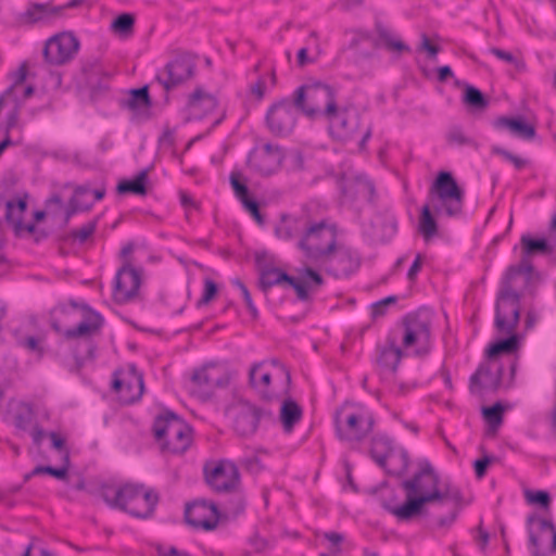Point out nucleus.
I'll return each mask as SVG.
<instances>
[{"label": "nucleus", "mask_w": 556, "mask_h": 556, "mask_svg": "<svg viewBox=\"0 0 556 556\" xmlns=\"http://www.w3.org/2000/svg\"><path fill=\"white\" fill-rule=\"evenodd\" d=\"M464 199L465 192L453 174L447 170L439 172L429 188V203H426L420 211L419 231L425 239H430L438 232V225L431 210L438 215L455 217L463 212Z\"/></svg>", "instance_id": "1"}, {"label": "nucleus", "mask_w": 556, "mask_h": 556, "mask_svg": "<svg viewBox=\"0 0 556 556\" xmlns=\"http://www.w3.org/2000/svg\"><path fill=\"white\" fill-rule=\"evenodd\" d=\"M440 477L428 460L419 463V469L409 479L401 481L405 500L396 509L400 516L418 518L427 513L426 506L439 501Z\"/></svg>", "instance_id": "2"}, {"label": "nucleus", "mask_w": 556, "mask_h": 556, "mask_svg": "<svg viewBox=\"0 0 556 556\" xmlns=\"http://www.w3.org/2000/svg\"><path fill=\"white\" fill-rule=\"evenodd\" d=\"M70 305L74 308H79L83 312V320L75 327L63 330L56 320L51 323V328L66 340L81 339L78 343L86 348V353L81 354L77 351L74 352L75 363L78 368L83 367L87 361L96 358L97 345L92 338L100 333L104 325V319L100 313L96 312L86 303H78L75 300L70 301Z\"/></svg>", "instance_id": "3"}, {"label": "nucleus", "mask_w": 556, "mask_h": 556, "mask_svg": "<svg viewBox=\"0 0 556 556\" xmlns=\"http://www.w3.org/2000/svg\"><path fill=\"white\" fill-rule=\"evenodd\" d=\"M152 431L163 454L184 455L192 444L191 427L170 410L155 417Z\"/></svg>", "instance_id": "4"}, {"label": "nucleus", "mask_w": 556, "mask_h": 556, "mask_svg": "<svg viewBox=\"0 0 556 556\" xmlns=\"http://www.w3.org/2000/svg\"><path fill=\"white\" fill-rule=\"evenodd\" d=\"M338 229L336 224L326 219L314 220L308 216L305 228L296 247L307 262L319 264L336 248Z\"/></svg>", "instance_id": "5"}, {"label": "nucleus", "mask_w": 556, "mask_h": 556, "mask_svg": "<svg viewBox=\"0 0 556 556\" xmlns=\"http://www.w3.org/2000/svg\"><path fill=\"white\" fill-rule=\"evenodd\" d=\"M513 270L505 271L496 296L494 326L502 333L516 332L520 319L522 293L517 286L519 278Z\"/></svg>", "instance_id": "6"}, {"label": "nucleus", "mask_w": 556, "mask_h": 556, "mask_svg": "<svg viewBox=\"0 0 556 556\" xmlns=\"http://www.w3.org/2000/svg\"><path fill=\"white\" fill-rule=\"evenodd\" d=\"M295 108L314 119L318 115L330 116L336 111V90L320 81L300 86L293 93Z\"/></svg>", "instance_id": "7"}, {"label": "nucleus", "mask_w": 556, "mask_h": 556, "mask_svg": "<svg viewBox=\"0 0 556 556\" xmlns=\"http://www.w3.org/2000/svg\"><path fill=\"white\" fill-rule=\"evenodd\" d=\"M372 413L364 407H342L336 412L334 426L338 438L349 443H359L375 426Z\"/></svg>", "instance_id": "8"}, {"label": "nucleus", "mask_w": 556, "mask_h": 556, "mask_svg": "<svg viewBox=\"0 0 556 556\" xmlns=\"http://www.w3.org/2000/svg\"><path fill=\"white\" fill-rule=\"evenodd\" d=\"M402 325V346L414 348V355L427 356L432 349L431 318L426 312H415L405 315Z\"/></svg>", "instance_id": "9"}, {"label": "nucleus", "mask_w": 556, "mask_h": 556, "mask_svg": "<svg viewBox=\"0 0 556 556\" xmlns=\"http://www.w3.org/2000/svg\"><path fill=\"white\" fill-rule=\"evenodd\" d=\"M204 475L205 481L215 492L235 493L237 505L232 514L238 515L244 510L245 502L242 495L237 493L240 486V473L232 462L220 460L213 467L205 465Z\"/></svg>", "instance_id": "10"}, {"label": "nucleus", "mask_w": 556, "mask_h": 556, "mask_svg": "<svg viewBox=\"0 0 556 556\" xmlns=\"http://www.w3.org/2000/svg\"><path fill=\"white\" fill-rule=\"evenodd\" d=\"M119 494L117 509L143 519L152 516L160 500L154 490H146L142 484L119 485Z\"/></svg>", "instance_id": "11"}, {"label": "nucleus", "mask_w": 556, "mask_h": 556, "mask_svg": "<svg viewBox=\"0 0 556 556\" xmlns=\"http://www.w3.org/2000/svg\"><path fill=\"white\" fill-rule=\"evenodd\" d=\"M370 456L389 475L401 477L406 473L409 466L407 451L400 448L396 452L392 440L387 435L377 434L371 439Z\"/></svg>", "instance_id": "12"}, {"label": "nucleus", "mask_w": 556, "mask_h": 556, "mask_svg": "<svg viewBox=\"0 0 556 556\" xmlns=\"http://www.w3.org/2000/svg\"><path fill=\"white\" fill-rule=\"evenodd\" d=\"M111 73L97 55L81 60L79 86L85 89L91 101L104 97L110 89Z\"/></svg>", "instance_id": "13"}, {"label": "nucleus", "mask_w": 556, "mask_h": 556, "mask_svg": "<svg viewBox=\"0 0 556 556\" xmlns=\"http://www.w3.org/2000/svg\"><path fill=\"white\" fill-rule=\"evenodd\" d=\"M197 58L189 52H179L155 75V80L165 91H170L193 78Z\"/></svg>", "instance_id": "14"}, {"label": "nucleus", "mask_w": 556, "mask_h": 556, "mask_svg": "<svg viewBox=\"0 0 556 556\" xmlns=\"http://www.w3.org/2000/svg\"><path fill=\"white\" fill-rule=\"evenodd\" d=\"M527 530L532 556L556 554V528L552 520L531 514L527 517Z\"/></svg>", "instance_id": "15"}, {"label": "nucleus", "mask_w": 556, "mask_h": 556, "mask_svg": "<svg viewBox=\"0 0 556 556\" xmlns=\"http://www.w3.org/2000/svg\"><path fill=\"white\" fill-rule=\"evenodd\" d=\"M228 383V374L223 368L208 364L193 371L191 392L199 399L206 401L211 399L216 389L225 388Z\"/></svg>", "instance_id": "16"}, {"label": "nucleus", "mask_w": 556, "mask_h": 556, "mask_svg": "<svg viewBox=\"0 0 556 556\" xmlns=\"http://www.w3.org/2000/svg\"><path fill=\"white\" fill-rule=\"evenodd\" d=\"M79 40L70 31H63L49 38L43 47L45 61L53 66L71 62L79 50Z\"/></svg>", "instance_id": "17"}, {"label": "nucleus", "mask_w": 556, "mask_h": 556, "mask_svg": "<svg viewBox=\"0 0 556 556\" xmlns=\"http://www.w3.org/2000/svg\"><path fill=\"white\" fill-rule=\"evenodd\" d=\"M521 258L517 265H510L506 270H513L514 276L520 278L525 277V285L530 281L531 275L534 271L531 258L535 255L549 254L553 248L545 238H532L530 235H522L520 238Z\"/></svg>", "instance_id": "18"}, {"label": "nucleus", "mask_w": 556, "mask_h": 556, "mask_svg": "<svg viewBox=\"0 0 556 556\" xmlns=\"http://www.w3.org/2000/svg\"><path fill=\"white\" fill-rule=\"evenodd\" d=\"M296 111L294 100L282 99L273 104L265 118L268 130L276 137L290 135L296 124Z\"/></svg>", "instance_id": "19"}, {"label": "nucleus", "mask_w": 556, "mask_h": 556, "mask_svg": "<svg viewBox=\"0 0 556 556\" xmlns=\"http://www.w3.org/2000/svg\"><path fill=\"white\" fill-rule=\"evenodd\" d=\"M318 265L325 267V270L336 277L344 278L354 274L361 266L359 255L350 248L336 243L333 251L323 258Z\"/></svg>", "instance_id": "20"}, {"label": "nucleus", "mask_w": 556, "mask_h": 556, "mask_svg": "<svg viewBox=\"0 0 556 556\" xmlns=\"http://www.w3.org/2000/svg\"><path fill=\"white\" fill-rule=\"evenodd\" d=\"M141 286V273L136 269L130 261L123 262L114 279L113 298L118 304L132 301Z\"/></svg>", "instance_id": "21"}, {"label": "nucleus", "mask_w": 556, "mask_h": 556, "mask_svg": "<svg viewBox=\"0 0 556 556\" xmlns=\"http://www.w3.org/2000/svg\"><path fill=\"white\" fill-rule=\"evenodd\" d=\"M285 155L279 146L270 143L253 149L248 156V166L262 176L275 173L281 165Z\"/></svg>", "instance_id": "22"}, {"label": "nucleus", "mask_w": 556, "mask_h": 556, "mask_svg": "<svg viewBox=\"0 0 556 556\" xmlns=\"http://www.w3.org/2000/svg\"><path fill=\"white\" fill-rule=\"evenodd\" d=\"M274 286H288L294 289L296 296L300 301H308L309 295L306 293L303 282L295 280V277L290 276L285 270L274 266H263L260 268L258 287L267 293Z\"/></svg>", "instance_id": "23"}, {"label": "nucleus", "mask_w": 556, "mask_h": 556, "mask_svg": "<svg viewBox=\"0 0 556 556\" xmlns=\"http://www.w3.org/2000/svg\"><path fill=\"white\" fill-rule=\"evenodd\" d=\"M488 361L479 365L469 379V390L472 394H481L483 391L496 392L502 386L503 366Z\"/></svg>", "instance_id": "24"}, {"label": "nucleus", "mask_w": 556, "mask_h": 556, "mask_svg": "<svg viewBox=\"0 0 556 556\" xmlns=\"http://www.w3.org/2000/svg\"><path fill=\"white\" fill-rule=\"evenodd\" d=\"M184 517L186 522L192 528L211 531L218 523V509L213 503L198 500L187 504Z\"/></svg>", "instance_id": "25"}, {"label": "nucleus", "mask_w": 556, "mask_h": 556, "mask_svg": "<svg viewBox=\"0 0 556 556\" xmlns=\"http://www.w3.org/2000/svg\"><path fill=\"white\" fill-rule=\"evenodd\" d=\"M112 388L118 393L125 404H132L140 400L144 390L143 376L132 365L126 379L115 378Z\"/></svg>", "instance_id": "26"}, {"label": "nucleus", "mask_w": 556, "mask_h": 556, "mask_svg": "<svg viewBox=\"0 0 556 556\" xmlns=\"http://www.w3.org/2000/svg\"><path fill=\"white\" fill-rule=\"evenodd\" d=\"M65 11L66 7L53 5L51 2H29L25 12L21 14L20 21L28 25L37 23H51L58 18H61Z\"/></svg>", "instance_id": "27"}, {"label": "nucleus", "mask_w": 556, "mask_h": 556, "mask_svg": "<svg viewBox=\"0 0 556 556\" xmlns=\"http://www.w3.org/2000/svg\"><path fill=\"white\" fill-rule=\"evenodd\" d=\"M264 416L271 417V414L245 403L240 406L235 416L233 429L241 437L251 435L257 430L258 422Z\"/></svg>", "instance_id": "28"}, {"label": "nucleus", "mask_w": 556, "mask_h": 556, "mask_svg": "<svg viewBox=\"0 0 556 556\" xmlns=\"http://www.w3.org/2000/svg\"><path fill=\"white\" fill-rule=\"evenodd\" d=\"M326 118L329 121L331 130L341 139L351 138L359 128V114L348 109L339 110L338 105L334 113Z\"/></svg>", "instance_id": "29"}, {"label": "nucleus", "mask_w": 556, "mask_h": 556, "mask_svg": "<svg viewBox=\"0 0 556 556\" xmlns=\"http://www.w3.org/2000/svg\"><path fill=\"white\" fill-rule=\"evenodd\" d=\"M403 355V351L396 344V340L388 337L386 344L378 348L377 365L380 371L396 372Z\"/></svg>", "instance_id": "30"}, {"label": "nucleus", "mask_w": 556, "mask_h": 556, "mask_svg": "<svg viewBox=\"0 0 556 556\" xmlns=\"http://www.w3.org/2000/svg\"><path fill=\"white\" fill-rule=\"evenodd\" d=\"M493 127L500 130L508 129L513 135L526 140H531L535 137V128L526 123L521 116H500L493 122Z\"/></svg>", "instance_id": "31"}, {"label": "nucleus", "mask_w": 556, "mask_h": 556, "mask_svg": "<svg viewBox=\"0 0 556 556\" xmlns=\"http://www.w3.org/2000/svg\"><path fill=\"white\" fill-rule=\"evenodd\" d=\"M308 215L282 216L280 223L275 228V233L279 239L289 241L294 238L301 239L305 228Z\"/></svg>", "instance_id": "32"}, {"label": "nucleus", "mask_w": 556, "mask_h": 556, "mask_svg": "<svg viewBox=\"0 0 556 556\" xmlns=\"http://www.w3.org/2000/svg\"><path fill=\"white\" fill-rule=\"evenodd\" d=\"M218 105L215 96L205 92L202 87H197L188 99V108L194 117L201 118L202 115H197L198 111H203L204 115L213 112Z\"/></svg>", "instance_id": "33"}, {"label": "nucleus", "mask_w": 556, "mask_h": 556, "mask_svg": "<svg viewBox=\"0 0 556 556\" xmlns=\"http://www.w3.org/2000/svg\"><path fill=\"white\" fill-rule=\"evenodd\" d=\"M262 363L254 364L249 371V381L251 387L265 400L270 401L274 393L270 391L271 375L269 372H262Z\"/></svg>", "instance_id": "34"}, {"label": "nucleus", "mask_w": 556, "mask_h": 556, "mask_svg": "<svg viewBox=\"0 0 556 556\" xmlns=\"http://www.w3.org/2000/svg\"><path fill=\"white\" fill-rule=\"evenodd\" d=\"M149 168L140 170L132 179L118 182L116 190L119 194L146 195L148 193Z\"/></svg>", "instance_id": "35"}, {"label": "nucleus", "mask_w": 556, "mask_h": 556, "mask_svg": "<svg viewBox=\"0 0 556 556\" xmlns=\"http://www.w3.org/2000/svg\"><path fill=\"white\" fill-rule=\"evenodd\" d=\"M508 337L491 343L485 350V356L489 361L495 363V358L501 354L514 353L519 348V340L516 332L507 333Z\"/></svg>", "instance_id": "36"}, {"label": "nucleus", "mask_w": 556, "mask_h": 556, "mask_svg": "<svg viewBox=\"0 0 556 556\" xmlns=\"http://www.w3.org/2000/svg\"><path fill=\"white\" fill-rule=\"evenodd\" d=\"M88 494L97 498H101L109 507L117 509L119 485L111 483H100L87 488Z\"/></svg>", "instance_id": "37"}, {"label": "nucleus", "mask_w": 556, "mask_h": 556, "mask_svg": "<svg viewBox=\"0 0 556 556\" xmlns=\"http://www.w3.org/2000/svg\"><path fill=\"white\" fill-rule=\"evenodd\" d=\"M387 488V483H382L379 486V495L378 501L381 507L388 511L390 515H392L399 522H410L415 518H406V516H400V514L396 511L399 507L402 506V503L399 501V496L396 495L394 490H391L389 494H384L383 490Z\"/></svg>", "instance_id": "38"}, {"label": "nucleus", "mask_w": 556, "mask_h": 556, "mask_svg": "<svg viewBox=\"0 0 556 556\" xmlns=\"http://www.w3.org/2000/svg\"><path fill=\"white\" fill-rule=\"evenodd\" d=\"M301 418V406L290 399L283 401L280 408V420L282 422L285 432L290 433L293 430L294 425L298 424Z\"/></svg>", "instance_id": "39"}, {"label": "nucleus", "mask_w": 556, "mask_h": 556, "mask_svg": "<svg viewBox=\"0 0 556 556\" xmlns=\"http://www.w3.org/2000/svg\"><path fill=\"white\" fill-rule=\"evenodd\" d=\"M124 105L134 113L149 111V109L151 108V99L149 96L148 86L131 89L129 98L125 101Z\"/></svg>", "instance_id": "40"}, {"label": "nucleus", "mask_w": 556, "mask_h": 556, "mask_svg": "<svg viewBox=\"0 0 556 556\" xmlns=\"http://www.w3.org/2000/svg\"><path fill=\"white\" fill-rule=\"evenodd\" d=\"M376 31L387 50L399 53L410 52V48L402 40L395 38L381 22L376 23Z\"/></svg>", "instance_id": "41"}, {"label": "nucleus", "mask_w": 556, "mask_h": 556, "mask_svg": "<svg viewBox=\"0 0 556 556\" xmlns=\"http://www.w3.org/2000/svg\"><path fill=\"white\" fill-rule=\"evenodd\" d=\"M91 192L90 188L88 186H78L74 190V195L71 198L68 205L65 210V216H64V224H68L72 216H74L78 212H86L89 211L93 203L90 204H79V198L84 194H87Z\"/></svg>", "instance_id": "42"}, {"label": "nucleus", "mask_w": 556, "mask_h": 556, "mask_svg": "<svg viewBox=\"0 0 556 556\" xmlns=\"http://www.w3.org/2000/svg\"><path fill=\"white\" fill-rule=\"evenodd\" d=\"M299 277H295V280H300L303 282L304 289L306 293L309 294V290L314 291L321 287L325 282L323 276L311 266H303L296 269Z\"/></svg>", "instance_id": "43"}, {"label": "nucleus", "mask_w": 556, "mask_h": 556, "mask_svg": "<svg viewBox=\"0 0 556 556\" xmlns=\"http://www.w3.org/2000/svg\"><path fill=\"white\" fill-rule=\"evenodd\" d=\"M463 101L467 106L475 111H483L489 105V99L483 94V92L471 85H466Z\"/></svg>", "instance_id": "44"}, {"label": "nucleus", "mask_w": 556, "mask_h": 556, "mask_svg": "<svg viewBox=\"0 0 556 556\" xmlns=\"http://www.w3.org/2000/svg\"><path fill=\"white\" fill-rule=\"evenodd\" d=\"M504 406L497 402L491 406L482 408V415L489 425V432H496L503 422Z\"/></svg>", "instance_id": "45"}, {"label": "nucleus", "mask_w": 556, "mask_h": 556, "mask_svg": "<svg viewBox=\"0 0 556 556\" xmlns=\"http://www.w3.org/2000/svg\"><path fill=\"white\" fill-rule=\"evenodd\" d=\"M27 210V194L16 201L10 200L5 204V219L14 227V219L22 220L23 214Z\"/></svg>", "instance_id": "46"}, {"label": "nucleus", "mask_w": 556, "mask_h": 556, "mask_svg": "<svg viewBox=\"0 0 556 556\" xmlns=\"http://www.w3.org/2000/svg\"><path fill=\"white\" fill-rule=\"evenodd\" d=\"M135 16L130 13H122L112 22V29L114 33L129 37L134 31Z\"/></svg>", "instance_id": "47"}, {"label": "nucleus", "mask_w": 556, "mask_h": 556, "mask_svg": "<svg viewBox=\"0 0 556 556\" xmlns=\"http://www.w3.org/2000/svg\"><path fill=\"white\" fill-rule=\"evenodd\" d=\"M446 142L450 146H471L478 149V143L470 137L466 136L460 127L454 126L446 132Z\"/></svg>", "instance_id": "48"}, {"label": "nucleus", "mask_w": 556, "mask_h": 556, "mask_svg": "<svg viewBox=\"0 0 556 556\" xmlns=\"http://www.w3.org/2000/svg\"><path fill=\"white\" fill-rule=\"evenodd\" d=\"M525 497L529 504L539 505L544 509H549L552 498L547 491L539 490H526Z\"/></svg>", "instance_id": "49"}, {"label": "nucleus", "mask_w": 556, "mask_h": 556, "mask_svg": "<svg viewBox=\"0 0 556 556\" xmlns=\"http://www.w3.org/2000/svg\"><path fill=\"white\" fill-rule=\"evenodd\" d=\"M229 181H230L231 188H232L236 197L239 200L249 194V188L247 186V180L240 172H238V170L231 172V174L229 176Z\"/></svg>", "instance_id": "50"}, {"label": "nucleus", "mask_w": 556, "mask_h": 556, "mask_svg": "<svg viewBox=\"0 0 556 556\" xmlns=\"http://www.w3.org/2000/svg\"><path fill=\"white\" fill-rule=\"evenodd\" d=\"M440 497L438 502H442L444 500H451L454 504L459 508L464 504V498L460 490L453 484H445L443 490L440 489Z\"/></svg>", "instance_id": "51"}, {"label": "nucleus", "mask_w": 556, "mask_h": 556, "mask_svg": "<svg viewBox=\"0 0 556 556\" xmlns=\"http://www.w3.org/2000/svg\"><path fill=\"white\" fill-rule=\"evenodd\" d=\"M18 344L30 353H35L38 357H42L45 354L43 338H37L34 336L22 339Z\"/></svg>", "instance_id": "52"}, {"label": "nucleus", "mask_w": 556, "mask_h": 556, "mask_svg": "<svg viewBox=\"0 0 556 556\" xmlns=\"http://www.w3.org/2000/svg\"><path fill=\"white\" fill-rule=\"evenodd\" d=\"M98 224V218L88 222L84 226H81L79 229H75L70 233V237L74 240H78L80 243H84L87 241L96 231Z\"/></svg>", "instance_id": "53"}, {"label": "nucleus", "mask_w": 556, "mask_h": 556, "mask_svg": "<svg viewBox=\"0 0 556 556\" xmlns=\"http://www.w3.org/2000/svg\"><path fill=\"white\" fill-rule=\"evenodd\" d=\"M232 286L237 287L243 296L244 303L247 305L248 311L250 312L253 319H256L258 317V312L256 306L254 305L250 291L247 288V286L239 279L236 278L231 281Z\"/></svg>", "instance_id": "54"}, {"label": "nucleus", "mask_w": 556, "mask_h": 556, "mask_svg": "<svg viewBox=\"0 0 556 556\" xmlns=\"http://www.w3.org/2000/svg\"><path fill=\"white\" fill-rule=\"evenodd\" d=\"M492 153L493 154H496V155H501L503 156L506 161L513 163V165L517 168V169H522L527 164H528V161L525 160V159H521L515 154H513L511 152H509L508 150H505L501 147H497V146H494L492 147L491 149Z\"/></svg>", "instance_id": "55"}, {"label": "nucleus", "mask_w": 556, "mask_h": 556, "mask_svg": "<svg viewBox=\"0 0 556 556\" xmlns=\"http://www.w3.org/2000/svg\"><path fill=\"white\" fill-rule=\"evenodd\" d=\"M42 473L50 475L59 480H64L67 477V466L55 468L52 466L39 465L33 469V475H42Z\"/></svg>", "instance_id": "56"}, {"label": "nucleus", "mask_w": 556, "mask_h": 556, "mask_svg": "<svg viewBox=\"0 0 556 556\" xmlns=\"http://www.w3.org/2000/svg\"><path fill=\"white\" fill-rule=\"evenodd\" d=\"M243 207L251 214V216L260 224H264V217L260 212V205L256 200L252 199L250 194L240 199Z\"/></svg>", "instance_id": "57"}, {"label": "nucleus", "mask_w": 556, "mask_h": 556, "mask_svg": "<svg viewBox=\"0 0 556 556\" xmlns=\"http://www.w3.org/2000/svg\"><path fill=\"white\" fill-rule=\"evenodd\" d=\"M27 71H28L27 64L22 63L20 65L18 70L16 71V73L14 74L13 84L1 94V96H4V99L12 97L15 88L25 81L26 76H27Z\"/></svg>", "instance_id": "58"}, {"label": "nucleus", "mask_w": 556, "mask_h": 556, "mask_svg": "<svg viewBox=\"0 0 556 556\" xmlns=\"http://www.w3.org/2000/svg\"><path fill=\"white\" fill-rule=\"evenodd\" d=\"M217 292V285L213 280L206 279L204 282L203 294L198 301V306H203L211 302L216 296Z\"/></svg>", "instance_id": "59"}, {"label": "nucleus", "mask_w": 556, "mask_h": 556, "mask_svg": "<svg viewBox=\"0 0 556 556\" xmlns=\"http://www.w3.org/2000/svg\"><path fill=\"white\" fill-rule=\"evenodd\" d=\"M397 298L395 295L387 296L371 306V315L374 318L381 317L386 314L387 306L396 303Z\"/></svg>", "instance_id": "60"}, {"label": "nucleus", "mask_w": 556, "mask_h": 556, "mask_svg": "<svg viewBox=\"0 0 556 556\" xmlns=\"http://www.w3.org/2000/svg\"><path fill=\"white\" fill-rule=\"evenodd\" d=\"M496 460L495 456L485 455L473 463L477 478L481 479L485 476L488 467Z\"/></svg>", "instance_id": "61"}, {"label": "nucleus", "mask_w": 556, "mask_h": 556, "mask_svg": "<svg viewBox=\"0 0 556 556\" xmlns=\"http://www.w3.org/2000/svg\"><path fill=\"white\" fill-rule=\"evenodd\" d=\"M241 466L250 472L257 473L263 469L261 460L256 456L245 457L241 460Z\"/></svg>", "instance_id": "62"}, {"label": "nucleus", "mask_w": 556, "mask_h": 556, "mask_svg": "<svg viewBox=\"0 0 556 556\" xmlns=\"http://www.w3.org/2000/svg\"><path fill=\"white\" fill-rule=\"evenodd\" d=\"M422 262H424V257L421 254H417L413 264L410 265L409 269H408V273H407V279L409 281H415L418 273L420 271L421 269V266H422Z\"/></svg>", "instance_id": "63"}, {"label": "nucleus", "mask_w": 556, "mask_h": 556, "mask_svg": "<svg viewBox=\"0 0 556 556\" xmlns=\"http://www.w3.org/2000/svg\"><path fill=\"white\" fill-rule=\"evenodd\" d=\"M157 555L159 556H191L187 552L179 551L174 546H169V547L159 546Z\"/></svg>", "instance_id": "64"}]
</instances>
